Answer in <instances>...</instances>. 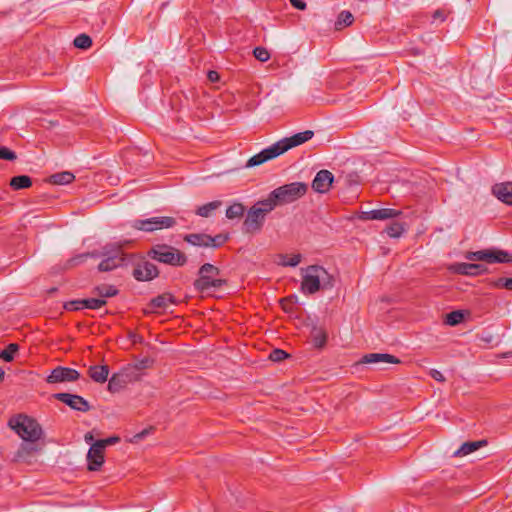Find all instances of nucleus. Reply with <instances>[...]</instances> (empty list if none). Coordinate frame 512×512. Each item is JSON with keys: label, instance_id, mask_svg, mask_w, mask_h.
Returning a JSON list of instances; mask_svg holds the SVG:
<instances>
[{"label": "nucleus", "instance_id": "1", "mask_svg": "<svg viewBox=\"0 0 512 512\" xmlns=\"http://www.w3.org/2000/svg\"><path fill=\"white\" fill-rule=\"evenodd\" d=\"M314 133L311 130L296 133L291 137H285L273 145L263 149L258 154L252 156L246 163L247 168L261 165L269 160H272L289 149L299 146L313 137Z\"/></svg>", "mask_w": 512, "mask_h": 512}, {"label": "nucleus", "instance_id": "2", "mask_svg": "<svg viewBox=\"0 0 512 512\" xmlns=\"http://www.w3.org/2000/svg\"><path fill=\"white\" fill-rule=\"evenodd\" d=\"M88 257L97 258L101 257L102 261L98 265L101 272H108L117 267H120L125 262V255L119 246H104L99 252H91L77 255L67 262L68 267L76 266Z\"/></svg>", "mask_w": 512, "mask_h": 512}, {"label": "nucleus", "instance_id": "3", "mask_svg": "<svg viewBox=\"0 0 512 512\" xmlns=\"http://www.w3.org/2000/svg\"><path fill=\"white\" fill-rule=\"evenodd\" d=\"M301 291L304 294H314L319 290L333 287V277L319 265H311L301 269Z\"/></svg>", "mask_w": 512, "mask_h": 512}, {"label": "nucleus", "instance_id": "4", "mask_svg": "<svg viewBox=\"0 0 512 512\" xmlns=\"http://www.w3.org/2000/svg\"><path fill=\"white\" fill-rule=\"evenodd\" d=\"M308 191V185L304 182H292L284 184L272 190L267 199L273 204L274 209L288 205L302 198Z\"/></svg>", "mask_w": 512, "mask_h": 512}, {"label": "nucleus", "instance_id": "5", "mask_svg": "<svg viewBox=\"0 0 512 512\" xmlns=\"http://www.w3.org/2000/svg\"><path fill=\"white\" fill-rule=\"evenodd\" d=\"M220 269L213 264L205 263L198 270V277L193 286L198 292L205 293L220 289L226 284V280L220 277Z\"/></svg>", "mask_w": 512, "mask_h": 512}, {"label": "nucleus", "instance_id": "6", "mask_svg": "<svg viewBox=\"0 0 512 512\" xmlns=\"http://www.w3.org/2000/svg\"><path fill=\"white\" fill-rule=\"evenodd\" d=\"M274 210L273 204L267 198L257 201L247 211L243 222V229L246 233H256L261 231L266 216Z\"/></svg>", "mask_w": 512, "mask_h": 512}, {"label": "nucleus", "instance_id": "7", "mask_svg": "<svg viewBox=\"0 0 512 512\" xmlns=\"http://www.w3.org/2000/svg\"><path fill=\"white\" fill-rule=\"evenodd\" d=\"M8 424L25 442H36L42 436L41 426L29 416L18 415L11 418Z\"/></svg>", "mask_w": 512, "mask_h": 512}, {"label": "nucleus", "instance_id": "8", "mask_svg": "<svg viewBox=\"0 0 512 512\" xmlns=\"http://www.w3.org/2000/svg\"><path fill=\"white\" fill-rule=\"evenodd\" d=\"M148 255L158 262L181 267L187 263V256L175 247L158 244L151 248Z\"/></svg>", "mask_w": 512, "mask_h": 512}, {"label": "nucleus", "instance_id": "9", "mask_svg": "<svg viewBox=\"0 0 512 512\" xmlns=\"http://www.w3.org/2000/svg\"><path fill=\"white\" fill-rule=\"evenodd\" d=\"M176 224L177 221L174 217L155 216L146 219H135L131 222V227L139 231L152 233L158 230L173 228Z\"/></svg>", "mask_w": 512, "mask_h": 512}, {"label": "nucleus", "instance_id": "10", "mask_svg": "<svg viewBox=\"0 0 512 512\" xmlns=\"http://www.w3.org/2000/svg\"><path fill=\"white\" fill-rule=\"evenodd\" d=\"M183 239L185 242L193 246L218 248L228 240V236L223 234L210 236L205 233H191L186 234Z\"/></svg>", "mask_w": 512, "mask_h": 512}, {"label": "nucleus", "instance_id": "11", "mask_svg": "<svg viewBox=\"0 0 512 512\" xmlns=\"http://www.w3.org/2000/svg\"><path fill=\"white\" fill-rule=\"evenodd\" d=\"M471 261H486L488 263H509L512 256L505 251L480 250L469 252L466 256Z\"/></svg>", "mask_w": 512, "mask_h": 512}, {"label": "nucleus", "instance_id": "12", "mask_svg": "<svg viewBox=\"0 0 512 512\" xmlns=\"http://www.w3.org/2000/svg\"><path fill=\"white\" fill-rule=\"evenodd\" d=\"M54 398L68 405L73 410L80 412L90 410V404L82 396L71 393H56Z\"/></svg>", "mask_w": 512, "mask_h": 512}, {"label": "nucleus", "instance_id": "13", "mask_svg": "<svg viewBox=\"0 0 512 512\" xmlns=\"http://www.w3.org/2000/svg\"><path fill=\"white\" fill-rule=\"evenodd\" d=\"M77 370L68 367H56L47 377L48 383L73 382L79 378Z\"/></svg>", "mask_w": 512, "mask_h": 512}, {"label": "nucleus", "instance_id": "14", "mask_svg": "<svg viewBox=\"0 0 512 512\" xmlns=\"http://www.w3.org/2000/svg\"><path fill=\"white\" fill-rule=\"evenodd\" d=\"M159 274L157 266L149 261L139 263L133 269V276L138 281H150Z\"/></svg>", "mask_w": 512, "mask_h": 512}, {"label": "nucleus", "instance_id": "15", "mask_svg": "<svg viewBox=\"0 0 512 512\" xmlns=\"http://www.w3.org/2000/svg\"><path fill=\"white\" fill-rule=\"evenodd\" d=\"M334 181L333 174L328 170H320L312 181V189L320 194L327 193Z\"/></svg>", "mask_w": 512, "mask_h": 512}, {"label": "nucleus", "instance_id": "16", "mask_svg": "<svg viewBox=\"0 0 512 512\" xmlns=\"http://www.w3.org/2000/svg\"><path fill=\"white\" fill-rule=\"evenodd\" d=\"M88 470L98 471L104 463V449L98 443H93L87 453Z\"/></svg>", "mask_w": 512, "mask_h": 512}, {"label": "nucleus", "instance_id": "17", "mask_svg": "<svg viewBox=\"0 0 512 512\" xmlns=\"http://www.w3.org/2000/svg\"><path fill=\"white\" fill-rule=\"evenodd\" d=\"M360 363L363 364H399L400 360L395 356L387 353H369L362 357Z\"/></svg>", "mask_w": 512, "mask_h": 512}, {"label": "nucleus", "instance_id": "18", "mask_svg": "<svg viewBox=\"0 0 512 512\" xmlns=\"http://www.w3.org/2000/svg\"><path fill=\"white\" fill-rule=\"evenodd\" d=\"M493 195L501 202L512 204V182L497 183L492 187Z\"/></svg>", "mask_w": 512, "mask_h": 512}, {"label": "nucleus", "instance_id": "19", "mask_svg": "<svg viewBox=\"0 0 512 512\" xmlns=\"http://www.w3.org/2000/svg\"><path fill=\"white\" fill-rule=\"evenodd\" d=\"M454 271L461 275L477 276L486 273L488 269L482 264L457 263L454 265Z\"/></svg>", "mask_w": 512, "mask_h": 512}, {"label": "nucleus", "instance_id": "20", "mask_svg": "<svg viewBox=\"0 0 512 512\" xmlns=\"http://www.w3.org/2000/svg\"><path fill=\"white\" fill-rule=\"evenodd\" d=\"M109 367L107 365H94L88 370L90 378L96 383H105L109 376Z\"/></svg>", "mask_w": 512, "mask_h": 512}, {"label": "nucleus", "instance_id": "21", "mask_svg": "<svg viewBox=\"0 0 512 512\" xmlns=\"http://www.w3.org/2000/svg\"><path fill=\"white\" fill-rule=\"evenodd\" d=\"M174 303V298L169 293H164L153 298L149 303L152 312L156 309H166L170 304Z\"/></svg>", "mask_w": 512, "mask_h": 512}, {"label": "nucleus", "instance_id": "22", "mask_svg": "<svg viewBox=\"0 0 512 512\" xmlns=\"http://www.w3.org/2000/svg\"><path fill=\"white\" fill-rule=\"evenodd\" d=\"M486 440H480V441H473V442H465L463 443L458 450L454 452V456L461 457L466 456L480 447H483L486 445Z\"/></svg>", "mask_w": 512, "mask_h": 512}, {"label": "nucleus", "instance_id": "23", "mask_svg": "<svg viewBox=\"0 0 512 512\" xmlns=\"http://www.w3.org/2000/svg\"><path fill=\"white\" fill-rule=\"evenodd\" d=\"M37 451L35 442H25L21 444L15 454V459L18 461H25L28 456Z\"/></svg>", "mask_w": 512, "mask_h": 512}, {"label": "nucleus", "instance_id": "24", "mask_svg": "<svg viewBox=\"0 0 512 512\" xmlns=\"http://www.w3.org/2000/svg\"><path fill=\"white\" fill-rule=\"evenodd\" d=\"M127 384L125 376L122 374H114L109 379L108 382V390L112 393L119 392L123 389Z\"/></svg>", "mask_w": 512, "mask_h": 512}, {"label": "nucleus", "instance_id": "25", "mask_svg": "<svg viewBox=\"0 0 512 512\" xmlns=\"http://www.w3.org/2000/svg\"><path fill=\"white\" fill-rule=\"evenodd\" d=\"M222 205L220 200H215L197 208L196 214L201 217H210L212 213Z\"/></svg>", "mask_w": 512, "mask_h": 512}, {"label": "nucleus", "instance_id": "26", "mask_svg": "<svg viewBox=\"0 0 512 512\" xmlns=\"http://www.w3.org/2000/svg\"><path fill=\"white\" fill-rule=\"evenodd\" d=\"M32 185V180L29 176L27 175H19V176H15L13 177L11 180H10V186L14 189V190H20V189H25V188H28Z\"/></svg>", "mask_w": 512, "mask_h": 512}, {"label": "nucleus", "instance_id": "27", "mask_svg": "<svg viewBox=\"0 0 512 512\" xmlns=\"http://www.w3.org/2000/svg\"><path fill=\"white\" fill-rule=\"evenodd\" d=\"M75 176L68 171L51 175L50 182L57 185H66L74 180Z\"/></svg>", "mask_w": 512, "mask_h": 512}, {"label": "nucleus", "instance_id": "28", "mask_svg": "<svg viewBox=\"0 0 512 512\" xmlns=\"http://www.w3.org/2000/svg\"><path fill=\"white\" fill-rule=\"evenodd\" d=\"M311 336L315 347L321 348L325 345L327 334L322 328L314 327L312 329Z\"/></svg>", "mask_w": 512, "mask_h": 512}, {"label": "nucleus", "instance_id": "29", "mask_svg": "<svg viewBox=\"0 0 512 512\" xmlns=\"http://www.w3.org/2000/svg\"><path fill=\"white\" fill-rule=\"evenodd\" d=\"M401 214L400 210L392 208L375 209V220H386L398 217Z\"/></svg>", "mask_w": 512, "mask_h": 512}, {"label": "nucleus", "instance_id": "30", "mask_svg": "<svg viewBox=\"0 0 512 512\" xmlns=\"http://www.w3.org/2000/svg\"><path fill=\"white\" fill-rule=\"evenodd\" d=\"M245 207L243 204L235 202L230 205L226 210V217L228 219H238L243 216Z\"/></svg>", "mask_w": 512, "mask_h": 512}, {"label": "nucleus", "instance_id": "31", "mask_svg": "<svg viewBox=\"0 0 512 512\" xmlns=\"http://www.w3.org/2000/svg\"><path fill=\"white\" fill-rule=\"evenodd\" d=\"M94 293H96L99 298L105 299L117 295L118 290L112 285H100L94 288Z\"/></svg>", "mask_w": 512, "mask_h": 512}, {"label": "nucleus", "instance_id": "32", "mask_svg": "<svg viewBox=\"0 0 512 512\" xmlns=\"http://www.w3.org/2000/svg\"><path fill=\"white\" fill-rule=\"evenodd\" d=\"M353 21V15L349 11L344 10L338 15L337 21L335 22V29L340 30L344 26H350Z\"/></svg>", "mask_w": 512, "mask_h": 512}, {"label": "nucleus", "instance_id": "33", "mask_svg": "<svg viewBox=\"0 0 512 512\" xmlns=\"http://www.w3.org/2000/svg\"><path fill=\"white\" fill-rule=\"evenodd\" d=\"M301 261V255L300 254H294V255H280V261L279 264L285 267H296Z\"/></svg>", "mask_w": 512, "mask_h": 512}, {"label": "nucleus", "instance_id": "34", "mask_svg": "<svg viewBox=\"0 0 512 512\" xmlns=\"http://www.w3.org/2000/svg\"><path fill=\"white\" fill-rule=\"evenodd\" d=\"M73 43L79 49H88L92 45V39L87 34H80L74 39Z\"/></svg>", "mask_w": 512, "mask_h": 512}, {"label": "nucleus", "instance_id": "35", "mask_svg": "<svg viewBox=\"0 0 512 512\" xmlns=\"http://www.w3.org/2000/svg\"><path fill=\"white\" fill-rule=\"evenodd\" d=\"M404 231H405L404 225L399 222H393L386 228L387 234L393 238L400 237Z\"/></svg>", "mask_w": 512, "mask_h": 512}, {"label": "nucleus", "instance_id": "36", "mask_svg": "<svg viewBox=\"0 0 512 512\" xmlns=\"http://www.w3.org/2000/svg\"><path fill=\"white\" fill-rule=\"evenodd\" d=\"M18 349V344L11 343L1 352L0 357L6 362H10L14 359V355Z\"/></svg>", "mask_w": 512, "mask_h": 512}, {"label": "nucleus", "instance_id": "37", "mask_svg": "<svg viewBox=\"0 0 512 512\" xmlns=\"http://www.w3.org/2000/svg\"><path fill=\"white\" fill-rule=\"evenodd\" d=\"M83 304L85 306V309L96 310V309H99L102 306H104L106 304V300L99 298V297L98 298H87V299H84Z\"/></svg>", "mask_w": 512, "mask_h": 512}, {"label": "nucleus", "instance_id": "38", "mask_svg": "<svg viewBox=\"0 0 512 512\" xmlns=\"http://www.w3.org/2000/svg\"><path fill=\"white\" fill-rule=\"evenodd\" d=\"M463 318H464V315H463L462 311H459V310L452 311L447 314L446 323L448 325L455 326V325L459 324L460 322H462Z\"/></svg>", "mask_w": 512, "mask_h": 512}, {"label": "nucleus", "instance_id": "39", "mask_svg": "<svg viewBox=\"0 0 512 512\" xmlns=\"http://www.w3.org/2000/svg\"><path fill=\"white\" fill-rule=\"evenodd\" d=\"M254 57L260 62H266L270 59V53L264 47H256L253 50Z\"/></svg>", "mask_w": 512, "mask_h": 512}, {"label": "nucleus", "instance_id": "40", "mask_svg": "<svg viewBox=\"0 0 512 512\" xmlns=\"http://www.w3.org/2000/svg\"><path fill=\"white\" fill-rule=\"evenodd\" d=\"M84 299L80 300H73L65 304V309L71 310V311H77V310H83L85 309V306L83 304Z\"/></svg>", "mask_w": 512, "mask_h": 512}, {"label": "nucleus", "instance_id": "41", "mask_svg": "<svg viewBox=\"0 0 512 512\" xmlns=\"http://www.w3.org/2000/svg\"><path fill=\"white\" fill-rule=\"evenodd\" d=\"M17 158L16 153L7 147H0V159L13 161Z\"/></svg>", "mask_w": 512, "mask_h": 512}, {"label": "nucleus", "instance_id": "42", "mask_svg": "<svg viewBox=\"0 0 512 512\" xmlns=\"http://www.w3.org/2000/svg\"><path fill=\"white\" fill-rule=\"evenodd\" d=\"M506 277H500L497 279H488L487 283L491 288H505L506 289Z\"/></svg>", "mask_w": 512, "mask_h": 512}, {"label": "nucleus", "instance_id": "43", "mask_svg": "<svg viewBox=\"0 0 512 512\" xmlns=\"http://www.w3.org/2000/svg\"><path fill=\"white\" fill-rule=\"evenodd\" d=\"M288 357V354L281 349H274L270 354V359L274 362H280Z\"/></svg>", "mask_w": 512, "mask_h": 512}, {"label": "nucleus", "instance_id": "44", "mask_svg": "<svg viewBox=\"0 0 512 512\" xmlns=\"http://www.w3.org/2000/svg\"><path fill=\"white\" fill-rule=\"evenodd\" d=\"M120 441V438L118 436H111L106 439L97 440L96 443L100 444L102 449H105V447L109 445L116 444Z\"/></svg>", "mask_w": 512, "mask_h": 512}, {"label": "nucleus", "instance_id": "45", "mask_svg": "<svg viewBox=\"0 0 512 512\" xmlns=\"http://www.w3.org/2000/svg\"><path fill=\"white\" fill-rule=\"evenodd\" d=\"M430 376L438 381V382H444L445 381V377L444 375L439 371V370H436V369H431L430 372H429Z\"/></svg>", "mask_w": 512, "mask_h": 512}, {"label": "nucleus", "instance_id": "46", "mask_svg": "<svg viewBox=\"0 0 512 512\" xmlns=\"http://www.w3.org/2000/svg\"><path fill=\"white\" fill-rule=\"evenodd\" d=\"M446 17L447 15L443 10H436L432 15L433 21L443 22L445 21Z\"/></svg>", "mask_w": 512, "mask_h": 512}, {"label": "nucleus", "instance_id": "47", "mask_svg": "<svg viewBox=\"0 0 512 512\" xmlns=\"http://www.w3.org/2000/svg\"><path fill=\"white\" fill-rule=\"evenodd\" d=\"M289 2L294 8L298 10H305L307 6L304 0H289Z\"/></svg>", "mask_w": 512, "mask_h": 512}, {"label": "nucleus", "instance_id": "48", "mask_svg": "<svg viewBox=\"0 0 512 512\" xmlns=\"http://www.w3.org/2000/svg\"><path fill=\"white\" fill-rule=\"evenodd\" d=\"M374 215H375V209L362 212L359 218L361 220H375Z\"/></svg>", "mask_w": 512, "mask_h": 512}, {"label": "nucleus", "instance_id": "49", "mask_svg": "<svg viewBox=\"0 0 512 512\" xmlns=\"http://www.w3.org/2000/svg\"><path fill=\"white\" fill-rule=\"evenodd\" d=\"M207 77L211 82H216L219 80V74L217 71H213V70L209 71L207 74Z\"/></svg>", "mask_w": 512, "mask_h": 512}, {"label": "nucleus", "instance_id": "50", "mask_svg": "<svg viewBox=\"0 0 512 512\" xmlns=\"http://www.w3.org/2000/svg\"><path fill=\"white\" fill-rule=\"evenodd\" d=\"M147 434H148V430H143L142 432H140L134 436V441H139V440L143 439Z\"/></svg>", "mask_w": 512, "mask_h": 512}, {"label": "nucleus", "instance_id": "51", "mask_svg": "<svg viewBox=\"0 0 512 512\" xmlns=\"http://www.w3.org/2000/svg\"><path fill=\"white\" fill-rule=\"evenodd\" d=\"M84 439L87 443H91L93 441V435L90 432H88L85 434Z\"/></svg>", "mask_w": 512, "mask_h": 512}, {"label": "nucleus", "instance_id": "52", "mask_svg": "<svg viewBox=\"0 0 512 512\" xmlns=\"http://www.w3.org/2000/svg\"><path fill=\"white\" fill-rule=\"evenodd\" d=\"M506 289L512 291V278L506 279Z\"/></svg>", "mask_w": 512, "mask_h": 512}, {"label": "nucleus", "instance_id": "53", "mask_svg": "<svg viewBox=\"0 0 512 512\" xmlns=\"http://www.w3.org/2000/svg\"><path fill=\"white\" fill-rule=\"evenodd\" d=\"M3 377H4V371L2 368H0V381L2 380Z\"/></svg>", "mask_w": 512, "mask_h": 512}]
</instances>
